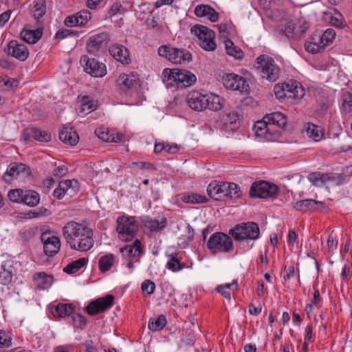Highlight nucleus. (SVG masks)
<instances>
[{
	"label": "nucleus",
	"mask_w": 352,
	"mask_h": 352,
	"mask_svg": "<svg viewBox=\"0 0 352 352\" xmlns=\"http://www.w3.org/2000/svg\"><path fill=\"white\" fill-rule=\"evenodd\" d=\"M221 120L228 130L234 131L240 126L239 115L236 110L224 111Z\"/></svg>",
	"instance_id": "obj_23"
},
{
	"label": "nucleus",
	"mask_w": 352,
	"mask_h": 352,
	"mask_svg": "<svg viewBox=\"0 0 352 352\" xmlns=\"http://www.w3.org/2000/svg\"><path fill=\"white\" fill-rule=\"evenodd\" d=\"M144 226L151 232H160L166 227L167 219L165 217L162 218L161 221L148 219L144 221Z\"/></svg>",
	"instance_id": "obj_34"
},
{
	"label": "nucleus",
	"mask_w": 352,
	"mask_h": 352,
	"mask_svg": "<svg viewBox=\"0 0 352 352\" xmlns=\"http://www.w3.org/2000/svg\"><path fill=\"white\" fill-rule=\"evenodd\" d=\"M309 27V23L304 17H300L295 24L286 27L285 34L289 38L298 40L305 34Z\"/></svg>",
	"instance_id": "obj_19"
},
{
	"label": "nucleus",
	"mask_w": 352,
	"mask_h": 352,
	"mask_svg": "<svg viewBox=\"0 0 352 352\" xmlns=\"http://www.w3.org/2000/svg\"><path fill=\"white\" fill-rule=\"evenodd\" d=\"M223 99L215 94H201L197 91L190 93L187 103L190 108L197 111L205 109L217 111L223 108Z\"/></svg>",
	"instance_id": "obj_3"
},
{
	"label": "nucleus",
	"mask_w": 352,
	"mask_h": 352,
	"mask_svg": "<svg viewBox=\"0 0 352 352\" xmlns=\"http://www.w3.org/2000/svg\"><path fill=\"white\" fill-rule=\"evenodd\" d=\"M59 139L65 144L74 146L78 143L79 137L73 128L63 126L59 132Z\"/></svg>",
	"instance_id": "obj_27"
},
{
	"label": "nucleus",
	"mask_w": 352,
	"mask_h": 352,
	"mask_svg": "<svg viewBox=\"0 0 352 352\" xmlns=\"http://www.w3.org/2000/svg\"><path fill=\"white\" fill-rule=\"evenodd\" d=\"M254 67L262 78L270 82H275L279 77V67L275 60L267 54H262L256 58Z\"/></svg>",
	"instance_id": "obj_6"
},
{
	"label": "nucleus",
	"mask_w": 352,
	"mask_h": 352,
	"mask_svg": "<svg viewBox=\"0 0 352 352\" xmlns=\"http://www.w3.org/2000/svg\"><path fill=\"white\" fill-rule=\"evenodd\" d=\"M26 214L30 219H34L43 216H48L50 214V211L47 208H40L36 210H30Z\"/></svg>",
	"instance_id": "obj_53"
},
{
	"label": "nucleus",
	"mask_w": 352,
	"mask_h": 352,
	"mask_svg": "<svg viewBox=\"0 0 352 352\" xmlns=\"http://www.w3.org/2000/svg\"><path fill=\"white\" fill-rule=\"evenodd\" d=\"M77 33L68 29L59 30L55 35V38H65L69 36H76Z\"/></svg>",
	"instance_id": "obj_61"
},
{
	"label": "nucleus",
	"mask_w": 352,
	"mask_h": 352,
	"mask_svg": "<svg viewBox=\"0 0 352 352\" xmlns=\"http://www.w3.org/2000/svg\"><path fill=\"white\" fill-rule=\"evenodd\" d=\"M182 148L181 145H178L174 143H165L158 142L155 144L154 152L155 153H160L162 151L168 153L169 154H175L179 152Z\"/></svg>",
	"instance_id": "obj_33"
},
{
	"label": "nucleus",
	"mask_w": 352,
	"mask_h": 352,
	"mask_svg": "<svg viewBox=\"0 0 352 352\" xmlns=\"http://www.w3.org/2000/svg\"><path fill=\"white\" fill-rule=\"evenodd\" d=\"M344 22V17L339 12L335 13L334 15H332L329 20V23L332 25L337 27V28H342Z\"/></svg>",
	"instance_id": "obj_57"
},
{
	"label": "nucleus",
	"mask_w": 352,
	"mask_h": 352,
	"mask_svg": "<svg viewBox=\"0 0 352 352\" xmlns=\"http://www.w3.org/2000/svg\"><path fill=\"white\" fill-rule=\"evenodd\" d=\"M52 276H47L45 272H38L34 274L33 279L39 281L37 287L39 289H46L50 287L51 283L48 279H51Z\"/></svg>",
	"instance_id": "obj_47"
},
{
	"label": "nucleus",
	"mask_w": 352,
	"mask_h": 352,
	"mask_svg": "<svg viewBox=\"0 0 352 352\" xmlns=\"http://www.w3.org/2000/svg\"><path fill=\"white\" fill-rule=\"evenodd\" d=\"M114 261L115 256L111 253L102 256L98 261L100 271L103 273L109 271L113 265Z\"/></svg>",
	"instance_id": "obj_39"
},
{
	"label": "nucleus",
	"mask_w": 352,
	"mask_h": 352,
	"mask_svg": "<svg viewBox=\"0 0 352 352\" xmlns=\"http://www.w3.org/2000/svg\"><path fill=\"white\" fill-rule=\"evenodd\" d=\"M24 190L21 188L12 189L9 190L8 197L9 199L14 203H21Z\"/></svg>",
	"instance_id": "obj_51"
},
{
	"label": "nucleus",
	"mask_w": 352,
	"mask_h": 352,
	"mask_svg": "<svg viewBox=\"0 0 352 352\" xmlns=\"http://www.w3.org/2000/svg\"><path fill=\"white\" fill-rule=\"evenodd\" d=\"M235 241L256 240L259 238L260 230L257 223L252 221L236 224L229 230Z\"/></svg>",
	"instance_id": "obj_7"
},
{
	"label": "nucleus",
	"mask_w": 352,
	"mask_h": 352,
	"mask_svg": "<svg viewBox=\"0 0 352 352\" xmlns=\"http://www.w3.org/2000/svg\"><path fill=\"white\" fill-rule=\"evenodd\" d=\"M141 289L142 292L151 295L155 292V284L151 280H146L142 283Z\"/></svg>",
	"instance_id": "obj_54"
},
{
	"label": "nucleus",
	"mask_w": 352,
	"mask_h": 352,
	"mask_svg": "<svg viewBox=\"0 0 352 352\" xmlns=\"http://www.w3.org/2000/svg\"><path fill=\"white\" fill-rule=\"evenodd\" d=\"M139 226L134 217H120L117 220L116 230L118 237L123 241H132L138 231Z\"/></svg>",
	"instance_id": "obj_8"
},
{
	"label": "nucleus",
	"mask_w": 352,
	"mask_h": 352,
	"mask_svg": "<svg viewBox=\"0 0 352 352\" xmlns=\"http://www.w3.org/2000/svg\"><path fill=\"white\" fill-rule=\"evenodd\" d=\"M78 23L80 25H85L91 18V14L87 10H81L76 14Z\"/></svg>",
	"instance_id": "obj_52"
},
{
	"label": "nucleus",
	"mask_w": 352,
	"mask_h": 352,
	"mask_svg": "<svg viewBox=\"0 0 352 352\" xmlns=\"http://www.w3.org/2000/svg\"><path fill=\"white\" fill-rule=\"evenodd\" d=\"M336 33L332 28L327 29L322 34H317L316 40L322 42L324 45V47L331 45L336 38Z\"/></svg>",
	"instance_id": "obj_42"
},
{
	"label": "nucleus",
	"mask_w": 352,
	"mask_h": 352,
	"mask_svg": "<svg viewBox=\"0 0 352 352\" xmlns=\"http://www.w3.org/2000/svg\"><path fill=\"white\" fill-rule=\"evenodd\" d=\"M287 123V117L279 111L266 114L261 120L254 123L252 129L257 138L262 141H276L281 136V131Z\"/></svg>",
	"instance_id": "obj_2"
},
{
	"label": "nucleus",
	"mask_w": 352,
	"mask_h": 352,
	"mask_svg": "<svg viewBox=\"0 0 352 352\" xmlns=\"http://www.w3.org/2000/svg\"><path fill=\"white\" fill-rule=\"evenodd\" d=\"M342 107L345 111H352V94L347 92L342 95Z\"/></svg>",
	"instance_id": "obj_55"
},
{
	"label": "nucleus",
	"mask_w": 352,
	"mask_h": 352,
	"mask_svg": "<svg viewBox=\"0 0 352 352\" xmlns=\"http://www.w3.org/2000/svg\"><path fill=\"white\" fill-rule=\"evenodd\" d=\"M350 180V176L348 175L338 174L337 175H332L326 173L325 184L331 182L336 186H341L346 184Z\"/></svg>",
	"instance_id": "obj_41"
},
{
	"label": "nucleus",
	"mask_w": 352,
	"mask_h": 352,
	"mask_svg": "<svg viewBox=\"0 0 352 352\" xmlns=\"http://www.w3.org/2000/svg\"><path fill=\"white\" fill-rule=\"evenodd\" d=\"M207 248L212 254L219 252H229L234 248L232 238L228 234L217 232L212 234L207 242Z\"/></svg>",
	"instance_id": "obj_9"
},
{
	"label": "nucleus",
	"mask_w": 352,
	"mask_h": 352,
	"mask_svg": "<svg viewBox=\"0 0 352 352\" xmlns=\"http://www.w3.org/2000/svg\"><path fill=\"white\" fill-rule=\"evenodd\" d=\"M30 175V169L25 164L14 162L10 164L3 178L6 182H10L12 179H18L20 176L25 178Z\"/></svg>",
	"instance_id": "obj_18"
},
{
	"label": "nucleus",
	"mask_w": 352,
	"mask_h": 352,
	"mask_svg": "<svg viewBox=\"0 0 352 352\" xmlns=\"http://www.w3.org/2000/svg\"><path fill=\"white\" fill-rule=\"evenodd\" d=\"M120 89L124 91L130 89H138L140 87V80L136 74L131 73L129 74H122L119 76L118 80Z\"/></svg>",
	"instance_id": "obj_20"
},
{
	"label": "nucleus",
	"mask_w": 352,
	"mask_h": 352,
	"mask_svg": "<svg viewBox=\"0 0 352 352\" xmlns=\"http://www.w3.org/2000/svg\"><path fill=\"white\" fill-rule=\"evenodd\" d=\"M43 29V24H36V28L35 30H30L25 28L20 33L21 38L30 44H34L41 38Z\"/></svg>",
	"instance_id": "obj_22"
},
{
	"label": "nucleus",
	"mask_w": 352,
	"mask_h": 352,
	"mask_svg": "<svg viewBox=\"0 0 352 352\" xmlns=\"http://www.w3.org/2000/svg\"><path fill=\"white\" fill-rule=\"evenodd\" d=\"M75 182L77 184L76 180H64L60 181L58 187L54 190L53 195L58 199H61L65 194L69 191H73L72 184Z\"/></svg>",
	"instance_id": "obj_31"
},
{
	"label": "nucleus",
	"mask_w": 352,
	"mask_h": 352,
	"mask_svg": "<svg viewBox=\"0 0 352 352\" xmlns=\"http://www.w3.org/2000/svg\"><path fill=\"white\" fill-rule=\"evenodd\" d=\"M320 201L314 199H304L294 203V208L297 211L306 212L308 211H314L318 204H322Z\"/></svg>",
	"instance_id": "obj_32"
},
{
	"label": "nucleus",
	"mask_w": 352,
	"mask_h": 352,
	"mask_svg": "<svg viewBox=\"0 0 352 352\" xmlns=\"http://www.w3.org/2000/svg\"><path fill=\"white\" fill-rule=\"evenodd\" d=\"M158 54L175 64H182L192 60L190 52L184 48L162 45L158 49Z\"/></svg>",
	"instance_id": "obj_11"
},
{
	"label": "nucleus",
	"mask_w": 352,
	"mask_h": 352,
	"mask_svg": "<svg viewBox=\"0 0 352 352\" xmlns=\"http://www.w3.org/2000/svg\"><path fill=\"white\" fill-rule=\"evenodd\" d=\"M298 236L294 230H289L287 237V243L289 245H293L294 243H297Z\"/></svg>",
	"instance_id": "obj_64"
},
{
	"label": "nucleus",
	"mask_w": 352,
	"mask_h": 352,
	"mask_svg": "<svg viewBox=\"0 0 352 352\" xmlns=\"http://www.w3.org/2000/svg\"><path fill=\"white\" fill-rule=\"evenodd\" d=\"M6 264L2 263L0 266V283L7 285L12 281V273L6 268Z\"/></svg>",
	"instance_id": "obj_50"
},
{
	"label": "nucleus",
	"mask_w": 352,
	"mask_h": 352,
	"mask_svg": "<svg viewBox=\"0 0 352 352\" xmlns=\"http://www.w3.org/2000/svg\"><path fill=\"white\" fill-rule=\"evenodd\" d=\"M166 319L164 315H160L157 318L148 321V329L153 331L162 330L166 324Z\"/></svg>",
	"instance_id": "obj_45"
},
{
	"label": "nucleus",
	"mask_w": 352,
	"mask_h": 352,
	"mask_svg": "<svg viewBox=\"0 0 352 352\" xmlns=\"http://www.w3.org/2000/svg\"><path fill=\"white\" fill-rule=\"evenodd\" d=\"M194 12L197 16H206L212 22H216L219 19V13L208 5L201 4L196 6Z\"/></svg>",
	"instance_id": "obj_26"
},
{
	"label": "nucleus",
	"mask_w": 352,
	"mask_h": 352,
	"mask_svg": "<svg viewBox=\"0 0 352 352\" xmlns=\"http://www.w3.org/2000/svg\"><path fill=\"white\" fill-rule=\"evenodd\" d=\"M284 88L282 85H276L274 88V92L276 98L283 102L285 99V94H284Z\"/></svg>",
	"instance_id": "obj_60"
},
{
	"label": "nucleus",
	"mask_w": 352,
	"mask_h": 352,
	"mask_svg": "<svg viewBox=\"0 0 352 352\" xmlns=\"http://www.w3.org/2000/svg\"><path fill=\"white\" fill-rule=\"evenodd\" d=\"M23 192L22 204L30 207H34L39 204L40 195L36 191L32 190H24Z\"/></svg>",
	"instance_id": "obj_35"
},
{
	"label": "nucleus",
	"mask_w": 352,
	"mask_h": 352,
	"mask_svg": "<svg viewBox=\"0 0 352 352\" xmlns=\"http://www.w3.org/2000/svg\"><path fill=\"white\" fill-rule=\"evenodd\" d=\"M80 63L86 73L93 77L101 78L106 75V65L95 58H89L87 56L81 58Z\"/></svg>",
	"instance_id": "obj_14"
},
{
	"label": "nucleus",
	"mask_w": 352,
	"mask_h": 352,
	"mask_svg": "<svg viewBox=\"0 0 352 352\" xmlns=\"http://www.w3.org/2000/svg\"><path fill=\"white\" fill-rule=\"evenodd\" d=\"M23 138L27 141L29 138H32L41 142H47L51 140V133L47 131H41L36 128L28 129L23 133Z\"/></svg>",
	"instance_id": "obj_28"
},
{
	"label": "nucleus",
	"mask_w": 352,
	"mask_h": 352,
	"mask_svg": "<svg viewBox=\"0 0 352 352\" xmlns=\"http://www.w3.org/2000/svg\"><path fill=\"white\" fill-rule=\"evenodd\" d=\"M224 43H225L226 53L228 55L234 56L236 59H241L243 58V51L241 49H239V47H236L234 45V43L231 40L228 38L225 41Z\"/></svg>",
	"instance_id": "obj_44"
},
{
	"label": "nucleus",
	"mask_w": 352,
	"mask_h": 352,
	"mask_svg": "<svg viewBox=\"0 0 352 352\" xmlns=\"http://www.w3.org/2000/svg\"><path fill=\"white\" fill-rule=\"evenodd\" d=\"M96 135L104 142H119L122 141L124 135L121 133H115L107 128H98L95 131Z\"/></svg>",
	"instance_id": "obj_24"
},
{
	"label": "nucleus",
	"mask_w": 352,
	"mask_h": 352,
	"mask_svg": "<svg viewBox=\"0 0 352 352\" xmlns=\"http://www.w3.org/2000/svg\"><path fill=\"white\" fill-rule=\"evenodd\" d=\"M0 82L3 83V85L6 87L5 89L6 91H10L14 87H17L19 83L17 80L10 78L7 76L0 78Z\"/></svg>",
	"instance_id": "obj_56"
},
{
	"label": "nucleus",
	"mask_w": 352,
	"mask_h": 352,
	"mask_svg": "<svg viewBox=\"0 0 352 352\" xmlns=\"http://www.w3.org/2000/svg\"><path fill=\"white\" fill-rule=\"evenodd\" d=\"M162 75L167 87L176 86L178 89L190 87L197 80L196 76L192 73L186 69L177 68H166L164 69Z\"/></svg>",
	"instance_id": "obj_5"
},
{
	"label": "nucleus",
	"mask_w": 352,
	"mask_h": 352,
	"mask_svg": "<svg viewBox=\"0 0 352 352\" xmlns=\"http://www.w3.org/2000/svg\"><path fill=\"white\" fill-rule=\"evenodd\" d=\"M109 34L106 32L94 35L87 41V50L89 54H96L106 48L109 43Z\"/></svg>",
	"instance_id": "obj_17"
},
{
	"label": "nucleus",
	"mask_w": 352,
	"mask_h": 352,
	"mask_svg": "<svg viewBox=\"0 0 352 352\" xmlns=\"http://www.w3.org/2000/svg\"><path fill=\"white\" fill-rule=\"evenodd\" d=\"M62 232L72 250L87 252L94 246L93 230L85 224L70 221L63 226Z\"/></svg>",
	"instance_id": "obj_1"
},
{
	"label": "nucleus",
	"mask_w": 352,
	"mask_h": 352,
	"mask_svg": "<svg viewBox=\"0 0 352 352\" xmlns=\"http://www.w3.org/2000/svg\"><path fill=\"white\" fill-rule=\"evenodd\" d=\"M182 199L185 203L191 204H199L208 201V199L205 195L197 193L185 195Z\"/></svg>",
	"instance_id": "obj_46"
},
{
	"label": "nucleus",
	"mask_w": 352,
	"mask_h": 352,
	"mask_svg": "<svg viewBox=\"0 0 352 352\" xmlns=\"http://www.w3.org/2000/svg\"><path fill=\"white\" fill-rule=\"evenodd\" d=\"M31 12L32 16L36 20V24H43L41 18L46 13L45 0H34Z\"/></svg>",
	"instance_id": "obj_30"
},
{
	"label": "nucleus",
	"mask_w": 352,
	"mask_h": 352,
	"mask_svg": "<svg viewBox=\"0 0 352 352\" xmlns=\"http://www.w3.org/2000/svg\"><path fill=\"white\" fill-rule=\"evenodd\" d=\"M64 23L67 27L80 26L78 21L76 14L67 16L65 19Z\"/></svg>",
	"instance_id": "obj_62"
},
{
	"label": "nucleus",
	"mask_w": 352,
	"mask_h": 352,
	"mask_svg": "<svg viewBox=\"0 0 352 352\" xmlns=\"http://www.w3.org/2000/svg\"><path fill=\"white\" fill-rule=\"evenodd\" d=\"M133 250H134V254H133V256H140L142 252H143V250H142V243L140 242V240L138 239H136L133 245H131Z\"/></svg>",
	"instance_id": "obj_63"
},
{
	"label": "nucleus",
	"mask_w": 352,
	"mask_h": 352,
	"mask_svg": "<svg viewBox=\"0 0 352 352\" xmlns=\"http://www.w3.org/2000/svg\"><path fill=\"white\" fill-rule=\"evenodd\" d=\"M207 193L216 201H234L241 195V189L236 184L217 181H212L209 184Z\"/></svg>",
	"instance_id": "obj_4"
},
{
	"label": "nucleus",
	"mask_w": 352,
	"mask_h": 352,
	"mask_svg": "<svg viewBox=\"0 0 352 352\" xmlns=\"http://www.w3.org/2000/svg\"><path fill=\"white\" fill-rule=\"evenodd\" d=\"M11 344V338L4 331H0V348L8 347Z\"/></svg>",
	"instance_id": "obj_59"
},
{
	"label": "nucleus",
	"mask_w": 352,
	"mask_h": 352,
	"mask_svg": "<svg viewBox=\"0 0 352 352\" xmlns=\"http://www.w3.org/2000/svg\"><path fill=\"white\" fill-rule=\"evenodd\" d=\"M8 47V54L20 61H25L29 56V51L26 45L16 40L10 41Z\"/></svg>",
	"instance_id": "obj_21"
},
{
	"label": "nucleus",
	"mask_w": 352,
	"mask_h": 352,
	"mask_svg": "<svg viewBox=\"0 0 352 352\" xmlns=\"http://www.w3.org/2000/svg\"><path fill=\"white\" fill-rule=\"evenodd\" d=\"M74 310V307L72 305L60 303L52 309V313L54 317L65 318L72 316Z\"/></svg>",
	"instance_id": "obj_36"
},
{
	"label": "nucleus",
	"mask_w": 352,
	"mask_h": 352,
	"mask_svg": "<svg viewBox=\"0 0 352 352\" xmlns=\"http://www.w3.org/2000/svg\"><path fill=\"white\" fill-rule=\"evenodd\" d=\"M96 109V105L94 101L89 96H83L80 101L79 113L83 115H87Z\"/></svg>",
	"instance_id": "obj_43"
},
{
	"label": "nucleus",
	"mask_w": 352,
	"mask_h": 352,
	"mask_svg": "<svg viewBox=\"0 0 352 352\" xmlns=\"http://www.w3.org/2000/svg\"><path fill=\"white\" fill-rule=\"evenodd\" d=\"M110 54L118 61L122 64H129L130 62L129 52L126 47L120 45H112L109 49Z\"/></svg>",
	"instance_id": "obj_25"
},
{
	"label": "nucleus",
	"mask_w": 352,
	"mask_h": 352,
	"mask_svg": "<svg viewBox=\"0 0 352 352\" xmlns=\"http://www.w3.org/2000/svg\"><path fill=\"white\" fill-rule=\"evenodd\" d=\"M41 240L43 244L44 253L48 256L56 254L60 248V241L58 236L47 231L41 235Z\"/></svg>",
	"instance_id": "obj_16"
},
{
	"label": "nucleus",
	"mask_w": 352,
	"mask_h": 352,
	"mask_svg": "<svg viewBox=\"0 0 352 352\" xmlns=\"http://www.w3.org/2000/svg\"><path fill=\"white\" fill-rule=\"evenodd\" d=\"M199 41L200 46L206 51H214L217 47L214 41L215 33L212 30L202 25H195L190 29Z\"/></svg>",
	"instance_id": "obj_10"
},
{
	"label": "nucleus",
	"mask_w": 352,
	"mask_h": 352,
	"mask_svg": "<svg viewBox=\"0 0 352 352\" xmlns=\"http://www.w3.org/2000/svg\"><path fill=\"white\" fill-rule=\"evenodd\" d=\"M113 300L114 296L108 294L104 297L99 298L90 302L86 307V311L91 316L97 315L112 307Z\"/></svg>",
	"instance_id": "obj_15"
},
{
	"label": "nucleus",
	"mask_w": 352,
	"mask_h": 352,
	"mask_svg": "<svg viewBox=\"0 0 352 352\" xmlns=\"http://www.w3.org/2000/svg\"><path fill=\"white\" fill-rule=\"evenodd\" d=\"M317 33H315L310 41H307L305 43V48L307 52L311 54H316L324 50V45L322 43L320 40L317 41Z\"/></svg>",
	"instance_id": "obj_37"
},
{
	"label": "nucleus",
	"mask_w": 352,
	"mask_h": 352,
	"mask_svg": "<svg viewBox=\"0 0 352 352\" xmlns=\"http://www.w3.org/2000/svg\"><path fill=\"white\" fill-rule=\"evenodd\" d=\"M326 173L313 172L308 175L309 181L316 186H321L325 184Z\"/></svg>",
	"instance_id": "obj_48"
},
{
	"label": "nucleus",
	"mask_w": 352,
	"mask_h": 352,
	"mask_svg": "<svg viewBox=\"0 0 352 352\" xmlns=\"http://www.w3.org/2000/svg\"><path fill=\"white\" fill-rule=\"evenodd\" d=\"M223 84L226 89L248 94L250 91L249 81L243 76L235 74H226L223 76Z\"/></svg>",
	"instance_id": "obj_13"
},
{
	"label": "nucleus",
	"mask_w": 352,
	"mask_h": 352,
	"mask_svg": "<svg viewBox=\"0 0 352 352\" xmlns=\"http://www.w3.org/2000/svg\"><path fill=\"white\" fill-rule=\"evenodd\" d=\"M87 258H80L67 265L64 267L63 272L69 274H74L77 272L79 270H80L82 267H83L87 263Z\"/></svg>",
	"instance_id": "obj_38"
},
{
	"label": "nucleus",
	"mask_w": 352,
	"mask_h": 352,
	"mask_svg": "<svg viewBox=\"0 0 352 352\" xmlns=\"http://www.w3.org/2000/svg\"><path fill=\"white\" fill-rule=\"evenodd\" d=\"M72 319L74 328L80 329H83L85 328L87 322V318L85 316L80 314H76L74 311L72 314Z\"/></svg>",
	"instance_id": "obj_49"
},
{
	"label": "nucleus",
	"mask_w": 352,
	"mask_h": 352,
	"mask_svg": "<svg viewBox=\"0 0 352 352\" xmlns=\"http://www.w3.org/2000/svg\"><path fill=\"white\" fill-rule=\"evenodd\" d=\"M303 130L306 131L307 135L315 142L320 141L324 137L323 129L320 126L313 123H305Z\"/></svg>",
	"instance_id": "obj_29"
},
{
	"label": "nucleus",
	"mask_w": 352,
	"mask_h": 352,
	"mask_svg": "<svg viewBox=\"0 0 352 352\" xmlns=\"http://www.w3.org/2000/svg\"><path fill=\"white\" fill-rule=\"evenodd\" d=\"M278 192L279 188L276 185L261 181L252 184L250 190V196L261 199H274L277 197Z\"/></svg>",
	"instance_id": "obj_12"
},
{
	"label": "nucleus",
	"mask_w": 352,
	"mask_h": 352,
	"mask_svg": "<svg viewBox=\"0 0 352 352\" xmlns=\"http://www.w3.org/2000/svg\"><path fill=\"white\" fill-rule=\"evenodd\" d=\"M133 166H138V168L142 170H156L155 166L154 164L147 162H132L131 167Z\"/></svg>",
	"instance_id": "obj_58"
},
{
	"label": "nucleus",
	"mask_w": 352,
	"mask_h": 352,
	"mask_svg": "<svg viewBox=\"0 0 352 352\" xmlns=\"http://www.w3.org/2000/svg\"><path fill=\"white\" fill-rule=\"evenodd\" d=\"M166 267L173 272H178L186 267V265L181 261L178 257V254H175L170 256V258L166 263Z\"/></svg>",
	"instance_id": "obj_40"
}]
</instances>
